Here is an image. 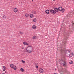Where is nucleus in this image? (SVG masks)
Masks as SVG:
<instances>
[{
	"label": "nucleus",
	"mask_w": 74,
	"mask_h": 74,
	"mask_svg": "<svg viewBox=\"0 0 74 74\" xmlns=\"http://www.w3.org/2000/svg\"><path fill=\"white\" fill-rule=\"evenodd\" d=\"M71 34V31L68 30L66 32H65L64 33V38L65 40H67L68 39L69 36L70 34Z\"/></svg>",
	"instance_id": "nucleus-1"
},
{
	"label": "nucleus",
	"mask_w": 74,
	"mask_h": 74,
	"mask_svg": "<svg viewBox=\"0 0 74 74\" xmlns=\"http://www.w3.org/2000/svg\"><path fill=\"white\" fill-rule=\"evenodd\" d=\"M65 55H66L67 57H70V58H71L72 56L70 55V51L68 50H65L64 52Z\"/></svg>",
	"instance_id": "nucleus-2"
},
{
	"label": "nucleus",
	"mask_w": 74,
	"mask_h": 74,
	"mask_svg": "<svg viewBox=\"0 0 74 74\" xmlns=\"http://www.w3.org/2000/svg\"><path fill=\"white\" fill-rule=\"evenodd\" d=\"M26 50L27 52L31 53L33 51V48L31 46H29L27 48Z\"/></svg>",
	"instance_id": "nucleus-3"
},
{
	"label": "nucleus",
	"mask_w": 74,
	"mask_h": 74,
	"mask_svg": "<svg viewBox=\"0 0 74 74\" xmlns=\"http://www.w3.org/2000/svg\"><path fill=\"white\" fill-rule=\"evenodd\" d=\"M59 63L60 64L63 66H66V62L64 60H61L60 61Z\"/></svg>",
	"instance_id": "nucleus-4"
},
{
	"label": "nucleus",
	"mask_w": 74,
	"mask_h": 74,
	"mask_svg": "<svg viewBox=\"0 0 74 74\" xmlns=\"http://www.w3.org/2000/svg\"><path fill=\"white\" fill-rule=\"evenodd\" d=\"M50 12L51 14H55L56 13V12L55 10L52 9L50 10Z\"/></svg>",
	"instance_id": "nucleus-5"
},
{
	"label": "nucleus",
	"mask_w": 74,
	"mask_h": 74,
	"mask_svg": "<svg viewBox=\"0 0 74 74\" xmlns=\"http://www.w3.org/2000/svg\"><path fill=\"white\" fill-rule=\"evenodd\" d=\"M39 72L40 73H42L44 72V70L41 68H40L39 69Z\"/></svg>",
	"instance_id": "nucleus-6"
},
{
	"label": "nucleus",
	"mask_w": 74,
	"mask_h": 74,
	"mask_svg": "<svg viewBox=\"0 0 74 74\" xmlns=\"http://www.w3.org/2000/svg\"><path fill=\"white\" fill-rule=\"evenodd\" d=\"M54 11H56V12H58L59 11V10H58V8H54Z\"/></svg>",
	"instance_id": "nucleus-7"
},
{
	"label": "nucleus",
	"mask_w": 74,
	"mask_h": 74,
	"mask_svg": "<svg viewBox=\"0 0 74 74\" xmlns=\"http://www.w3.org/2000/svg\"><path fill=\"white\" fill-rule=\"evenodd\" d=\"M45 12L47 14H48L49 13V10H45Z\"/></svg>",
	"instance_id": "nucleus-8"
},
{
	"label": "nucleus",
	"mask_w": 74,
	"mask_h": 74,
	"mask_svg": "<svg viewBox=\"0 0 74 74\" xmlns=\"http://www.w3.org/2000/svg\"><path fill=\"white\" fill-rule=\"evenodd\" d=\"M14 12H18V9L15 8L14 9Z\"/></svg>",
	"instance_id": "nucleus-9"
},
{
	"label": "nucleus",
	"mask_w": 74,
	"mask_h": 74,
	"mask_svg": "<svg viewBox=\"0 0 74 74\" xmlns=\"http://www.w3.org/2000/svg\"><path fill=\"white\" fill-rule=\"evenodd\" d=\"M23 44H24V45H29V44L27 43H26V42H23Z\"/></svg>",
	"instance_id": "nucleus-10"
},
{
	"label": "nucleus",
	"mask_w": 74,
	"mask_h": 74,
	"mask_svg": "<svg viewBox=\"0 0 74 74\" xmlns=\"http://www.w3.org/2000/svg\"><path fill=\"white\" fill-rule=\"evenodd\" d=\"M62 7H59L58 8V10H59L60 11H62Z\"/></svg>",
	"instance_id": "nucleus-11"
},
{
	"label": "nucleus",
	"mask_w": 74,
	"mask_h": 74,
	"mask_svg": "<svg viewBox=\"0 0 74 74\" xmlns=\"http://www.w3.org/2000/svg\"><path fill=\"white\" fill-rule=\"evenodd\" d=\"M72 26L71 27H72V28H73V29L74 28V23H73V22H72Z\"/></svg>",
	"instance_id": "nucleus-12"
},
{
	"label": "nucleus",
	"mask_w": 74,
	"mask_h": 74,
	"mask_svg": "<svg viewBox=\"0 0 74 74\" xmlns=\"http://www.w3.org/2000/svg\"><path fill=\"white\" fill-rule=\"evenodd\" d=\"M6 70V67H5V66H3V71H5Z\"/></svg>",
	"instance_id": "nucleus-13"
},
{
	"label": "nucleus",
	"mask_w": 74,
	"mask_h": 74,
	"mask_svg": "<svg viewBox=\"0 0 74 74\" xmlns=\"http://www.w3.org/2000/svg\"><path fill=\"white\" fill-rule=\"evenodd\" d=\"M10 66L11 68H13V67H14V64H11L10 65Z\"/></svg>",
	"instance_id": "nucleus-14"
},
{
	"label": "nucleus",
	"mask_w": 74,
	"mask_h": 74,
	"mask_svg": "<svg viewBox=\"0 0 74 74\" xmlns=\"http://www.w3.org/2000/svg\"><path fill=\"white\" fill-rule=\"evenodd\" d=\"M32 28L33 29H36V27L35 25H33L32 26Z\"/></svg>",
	"instance_id": "nucleus-15"
},
{
	"label": "nucleus",
	"mask_w": 74,
	"mask_h": 74,
	"mask_svg": "<svg viewBox=\"0 0 74 74\" xmlns=\"http://www.w3.org/2000/svg\"><path fill=\"white\" fill-rule=\"evenodd\" d=\"M20 70L21 71H22V72H23L24 71V69L22 68L20 69Z\"/></svg>",
	"instance_id": "nucleus-16"
},
{
	"label": "nucleus",
	"mask_w": 74,
	"mask_h": 74,
	"mask_svg": "<svg viewBox=\"0 0 74 74\" xmlns=\"http://www.w3.org/2000/svg\"><path fill=\"white\" fill-rule=\"evenodd\" d=\"M13 69L14 70H15L16 69V66H13Z\"/></svg>",
	"instance_id": "nucleus-17"
},
{
	"label": "nucleus",
	"mask_w": 74,
	"mask_h": 74,
	"mask_svg": "<svg viewBox=\"0 0 74 74\" xmlns=\"http://www.w3.org/2000/svg\"><path fill=\"white\" fill-rule=\"evenodd\" d=\"M63 72H64V73H67V70L66 69H64V71Z\"/></svg>",
	"instance_id": "nucleus-18"
},
{
	"label": "nucleus",
	"mask_w": 74,
	"mask_h": 74,
	"mask_svg": "<svg viewBox=\"0 0 74 74\" xmlns=\"http://www.w3.org/2000/svg\"><path fill=\"white\" fill-rule=\"evenodd\" d=\"M70 55H71H71L72 56H74V53H73V52L71 53V54H70Z\"/></svg>",
	"instance_id": "nucleus-19"
},
{
	"label": "nucleus",
	"mask_w": 74,
	"mask_h": 74,
	"mask_svg": "<svg viewBox=\"0 0 74 74\" xmlns=\"http://www.w3.org/2000/svg\"><path fill=\"white\" fill-rule=\"evenodd\" d=\"M30 18H32V17H33V14H31L30 15Z\"/></svg>",
	"instance_id": "nucleus-20"
},
{
	"label": "nucleus",
	"mask_w": 74,
	"mask_h": 74,
	"mask_svg": "<svg viewBox=\"0 0 74 74\" xmlns=\"http://www.w3.org/2000/svg\"><path fill=\"white\" fill-rule=\"evenodd\" d=\"M36 18H34L33 20V22H36Z\"/></svg>",
	"instance_id": "nucleus-21"
},
{
	"label": "nucleus",
	"mask_w": 74,
	"mask_h": 74,
	"mask_svg": "<svg viewBox=\"0 0 74 74\" xmlns=\"http://www.w3.org/2000/svg\"><path fill=\"white\" fill-rule=\"evenodd\" d=\"M65 10V9H64L62 8V10L61 11H62V12H64Z\"/></svg>",
	"instance_id": "nucleus-22"
},
{
	"label": "nucleus",
	"mask_w": 74,
	"mask_h": 74,
	"mask_svg": "<svg viewBox=\"0 0 74 74\" xmlns=\"http://www.w3.org/2000/svg\"><path fill=\"white\" fill-rule=\"evenodd\" d=\"M25 16H26V17H28V16H29V14L27 13L26 14H25Z\"/></svg>",
	"instance_id": "nucleus-23"
},
{
	"label": "nucleus",
	"mask_w": 74,
	"mask_h": 74,
	"mask_svg": "<svg viewBox=\"0 0 74 74\" xmlns=\"http://www.w3.org/2000/svg\"><path fill=\"white\" fill-rule=\"evenodd\" d=\"M64 45H66V43H67V41H64Z\"/></svg>",
	"instance_id": "nucleus-24"
},
{
	"label": "nucleus",
	"mask_w": 74,
	"mask_h": 74,
	"mask_svg": "<svg viewBox=\"0 0 74 74\" xmlns=\"http://www.w3.org/2000/svg\"><path fill=\"white\" fill-rule=\"evenodd\" d=\"M22 63H25V61H23V60H22Z\"/></svg>",
	"instance_id": "nucleus-25"
},
{
	"label": "nucleus",
	"mask_w": 74,
	"mask_h": 74,
	"mask_svg": "<svg viewBox=\"0 0 74 74\" xmlns=\"http://www.w3.org/2000/svg\"><path fill=\"white\" fill-rule=\"evenodd\" d=\"M20 34H23V32H22L20 31Z\"/></svg>",
	"instance_id": "nucleus-26"
},
{
	"label": "nucleus",
	"mask_w": 74,
	"mask_h": 74,
	"mask_svg": "<svg viewBox=\"0 0 74 74\" xmlns=\"http://www.w3.org/2000/svg\"><path fill=\"white\" fill-rule=\"evenodd\" d=\"M3 17L4 18V19H6V16H5V15H4L3 16Z\"/></svg>",
	"instance_id": "nucleus-27"
},
{
	"label": "nucleus",
	"mask_w": 74,
	"mask_h": 74,
	"mask_svg": "<svg viewBox=\"0 0 74 74\" xmlns=\"http://www.w3.org/2000/svg\"><path fill=\"white\" fill-rule=\"evenodd\" d=\"M70 64H73V61H71L69 62Z\"/></svg>",
	"instance_id": "nucleus-28"
},
{
	"label": "nucleus",
	"mask_w": 74,
	"mask_h": 74,
	"mask_svg": "<svg viewBox=\"0 0 74 74\" xmlns=\"http://www.w3.org/2000/svg\"><path fill=\"white\" fill-rule=\"evenodd\" d=\"M32 38H33V39H35L36 38L35 37H33Z\"/></svg>",
	"instance_id": "nucleus-29"
},
{
	"label": "nucleus",
	"mask_w": 74,
	"mask_h": 74,
	"mask_svg": "<svg viewBox=\"0 0 74 74\" xmlns=\"http://www.w3.org/2000/svg\"><path fill=\"white\" fill-rule=\"evenodd\" d=\"M37 63H36L35 64V66H37Z\"/></svg>",
	"instance_id": "nucleus-30"
},
{
	"label": "nucleus",
	"mask_w": 74,
	"mask_h": 74,
	"mask_svg": "<svg viewBox=\"0 0 74 74\" xmlns=\"http://www.w3.org/2000/svg\"><path fill=\"white\" fill-rule=\"evenodd\" d=\"M24 49V47H23V48H22V49Z\"/></svg>",
	"instance_id": "nucleus-31"
},
{
	"label": "nucleus",
	"mask_w": 74,
	"mask_h": 74,
	"mask_svg": "<svg viewBox=\"0 0 74 74\" xmlns=\"http://www.w3.org/2000/svg\"><path fill=\"white\" fill-rule=\"evenodd\" d=\"M5 73H7V71H5Z\"/></svg>",
	"instance_id": "nucleus-32"
},
{
	"label": "nucleus",
	"mask_w": 74,
	"mask_h": 74,
	"mask_svg": "<svg viewBox=\"0 0 74 74\" xmlns=\"http://www.w3.org/2000/svg\"><path fill=\"white\" fill-rule=\"evenodd\" d=\"M2 74H5V73H2Z\"/></svg>",
	"instance_id": "nucleus-33"
},
{
	"label": "nucleus",
	"mask_w": 74,
	"mask_h": 74,
	"mask_svg": "<svg viewBox=\"0 0 74 74\" xmlns=\"http://www.w3.org/2000/svg\"><path fill=\"white\" fill-rule=\"evenodd\" d=\"M36 69H37V66H36Z\"/></svg>",
	"instance_id": "nucleus-34"
},
{
	"label": "nucleus",
	"mask_w": 74,
	"mask_h": 74,
	"mask_svg": "<svg viewBox=\"0 0 74 74\" xmlns=\"http://www.w3.org/2000/svg\"><path fill=\"white\" fill-rule=\"evenodd\" d=\"M57 70V69H55V70Z\"/></svg>",
	"instance_id": "nucleus-35"
},
{
	"label": "nucleus",
	"mask_w": 74,
	"mask_h": 74,
	"mask_svg": "<svg viewBox=\"0 0 74 74\" xmlns=\"http://www.w3.org/2000/svg\"><path fill=\"white\" fill-rule=\"evenodd\" d=\"M54 74H57V73H54Z\"/></svg>",
	"instance_id": "nucleus-36"
},
{
	"label": "nucleus",
	"mask_w": 74,
	"mask_h": 74,
	"mask_svg": "<svg viewBox=\"0 0 74 74\" xmlns=\"http://www.w3.org/2000/svg\"><path fill=\"white\" fill-rule=\"evenodd\" d=\"M71 14H73V13H71Z\"/></svg>",
	"instance_id": "nucleus-37"
},
{
	"label": "nucleus",
	"mask_w": 74,
	"mask_h": 74,
	"mask_svg": "<svg viewBox=\"0 0 74 74\" xmlns=\"http://www.w3.org/2000/svg\"><path fill=\"white\" fill-rule=\"evenodd\" d=\"M53 0V1H55V0Z\"/></svg>",
	"instance_id": "nucleus-38"
},
{
	"label": "nucleus",
	"mask_w": 74,
	"mask_h": 74,
	"mask_svg": "<svg viewBox=\"0 0 74 74\" xmlns=\"http://www.w3.org/2000/svg\"><path fill=\"white\" fill-rule=\"evenodd\" d=\"M32 1H33V0H32Z\"/></svg>",
	"instance_id": "nucleus-39"
},
{
	"label": "nucleus",
	"mask_w": 74,
	"mask_h": 74,
	"mask_svg": "<svg viewBox=\"0 0 74 74\" xmlns=\"http://www.w3.org/2000/svg\"><path fill=\"white\" fill-rule=\"evenodd\" d=\"M35 14H36V12H35Z\"/></svg>",
	"instance_id": "nucleus-40"
},
{
	"label": "nucleus",
	"mask_w": 74,
	"mask_h": 74,
	"mask_svg": "<svg viewBox=\"0 0 74 74\" xmlns=\"http://www.w3.org/2000/svg\"><path fill=\"white\" fill-rule=\"evenodd\" d=\"M37 68H38V66H37Z\"/></svg>",
	"instance_id": "nucleus-41"
}]
</instances>
